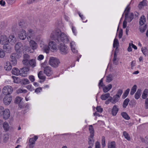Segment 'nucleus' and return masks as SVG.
<instances>
[{
    "instance_id": "obj_1",
    "label": "nucleus",
    "mask_w": 148,
    "mask_h": 148,
    "mask_svg": "<svg viewBox=\"0 0 148 148\" xmlns=\"http://www.w3.org/2000/svg\"><path fill=\"white\" fill-rule=\"evenodd\" d=\"M50 38L58 44H60L59 48L61 53L63 55H66L68 53L67 47L63 43H67L69 41V37L66 34L62 32L60 30L55 29L51 33Z\"/></svg>"
},
{
    "instance_id": "obj_2",
    "label": "nucleus",
    "mask_w": 148,
    "mask_h": 148,
    "mask_svg": "<svg viewBox=\"0 0 148 148\" xmlns=\"http://www.w3.org/2000/svg\"><path fill=\"white\" fill-rule=\"evenodd\" d=\"M38 31V30L37 29H28L27 33V40H29L30 39L34 38L37 35Z\"/></svg>"
},
{
    "instance_id": "obj_3",
    "label": "nucleus",
    "mask_w": 148,
    "mask_h": 148,
    "mask_svg": "<svg viewBox=\"0 0 148 148\" xmlns=\"http://www.w3.org/2000/svg\"><path fill=\"white\" fill-rule=\"evenodd\" d=\"M42 67L44 68V72L46 75L48 76H51L53 74L52 69L48 66H45V63H43Z\"/></svg>"
},
{
    "instance_id": "obj_4",
    "label": "nucleus",
    "mask_w": 148,
    "mask_h": 148,
    "mask_svg": "<svg viewBox=\"0 0 148 148\" xmlns=\"http://www.w3.org/2000/svg\"><path fill=\"white\" fill-rule=\"evenodd\" d=\"M49 63L51 66L56 68L58 66L60 62L58 59L53 57H51L50 58Z\"/></svg>"
},
{
    "instance_id": "obj_5",
    "label": "nucleus",
    "mask_w": 148,
    "mask_h": 148,
    "mask_svg": "<svg viewBox=\"0 0 148 148\" xmlns=\"http://www.w3.org/2000/svg\"><path fill=\"white\" fill-rule=\"evenodd\" d=\"M19 56L18 53H12L10 57V60L11 62V64L15 66L17 64L16 58H19Z\"/></svg>"
},
{
    "instance_id": "obj_6",
    "label": "nucleus",
    "mask_w": 148,
    "mask_h": 148,
    "mask_svg": "<svg viewBox=\"0 0 148 148\" xmlns=\"http://www.w3.org/2000/svg\"><path fill=\"white\" fill-rule=\"evenodd\" d=\"M13 91V89L10 86L7 85L4 86L2 89L3 93L6 95H9L11 94Z\"/></svg>"
},
{
    "instance_id": "obj_7",
    "label": "nucleus",
    "mask_w": 148,
    "mask_h": 148,
    "mask_svg": "<svg viewBox=\"0 0 148 148\" xmlns=\"http://www.w3.org/2000/svg\"><path fill=\"white\" fill-rule=\"evenodd\" d=\"M29 70V69L28 67H23L20 69V75L23 76H26Z\"/></svg>"
},
{
    "instance_id": "obj_8",
    "label": "nucleus",
    "mask_w": 148,
    "mask_h": 148,
    "mask_svg": "<svg viewBox=\"0 0 148 148\" xmlns=\"http://www.w3.org/2000/svg\"><path fill=\"white\" fill-rule=\"evenodd\" d=\"M1 43L2 45L9 44V40L7 37L5 35H1Z\"/></svg>"
},
{
    "instance_id": "obj_9",
    "label": "nucleus",
    "mask_w": 148,
    "mask_h": 148,
    "mask_svg": "<svg viewBox=\"0 0 148 148\" xmlns=\"http://www.w3.org/2000/svg\"><path fill=\"white\" fill-rule=\"evenodd\" d=\"M38 137L37 136H35L34 138H30L29 140V145L30 148H33V145L35 144V141L38 139Z\"/></svg>"
},
{
    "instance_id": "obj_10",
    "label": "nucleus",
    "mask_w": 148,
    "mask_h": 148,
    "mask_svg": "<svg viewBox=\"0 0 148 148\" xmlns=\"http://www.w3.org/2000/svg\"><path fill=\"white\" fill-rule=\"evenodd\" d=\"M26 34V31L23 29L18 34V37L20 39L24 40L26 38L27 36V37Z\"/></svg>"
},
{
    "instance_id": "obj_11",
    "label": "nucleus",
    "mask_w": 148,
    "mask_h": 148,
    "mask_svg": "<svg viewBox=\"0 0 148 148\" xmlns=\"http://www.w3.org/2000/svg\"><path fill=\"white\" fill-rule=\"evenodd\" d=\"M3 117L5 120L9 118L10 116V112L9 109H5L3 112Z\"/></svg>"
},
{
    "instance_id": "obj_12",
    "label": "nucleus",
    "mask_w": 148,
    "mask_h": 148,
    "mask_svg": "<svg viewBox=\"0 0 148 148\" xmlns=\"http://www.w3.org/2000/svg\"><path fill=\"white\" fill-rule=\"evenodd\" d=\"M12 99V97L10 95L5 96L3 100L4 104L5 105L9 104L11 102Z\"/></svg>"
},
{
    "instance_id": "obj_13",
    "label": "nucleus",
    "mask_w": 148,
    "mask_h": 148,
    "mask_svg": "<svg viewBox=\"0 0 148 148\" xmlns=\"http://www.w3.org/2000/svg\"><path fill=\"white\" fill-rule=\"evenodd\" d=\"M28 41L29 42V45L33 49H36L37 48V44L36 42L33 39H30Z\"/></svg>"
},
{
    "instance_id": "obj_14",
    "label": "nucleus",
    "mask_w": 148,
    "mask_h": 148,
    "mask_svg": "<svg viewBox=\"0 0 148 148\" xmlns=\"http://www.w3.org/2000/svg\"><path fill=\"white\" fill-rule=\"evenodd\" d=\"M49 45L53 51H56L57 48V46L56 43L53 41H51L49 42Z\"/></svg>"
},
{
    "instance_id": "obj_15",
    "label": "nucleus",
    "mask_w": 148,
    "mask_h": 148,
    "mask_svg": "<svg viewBox=\"0 0 148 148\" xmlns=\"http://www.w3.org/2000/svg\"><path fill=\"white\" fill-rule=\"evenodd\" d=\"M9 43L12 45H14L16 42V39L15 37L13 35H10L9 37Z\"/></svg>"
},
{
    "instance_id": "obj_16",
    "label": "nucleus",
    "mask_w": 148,
    "mask_h": 148,
    "mask_svg": "<svg viewBox=\"0 0 148 148\" xmlns=\"http://www.w3.org/2000/svg\"><path fill=\"white\" fill-rule=\"evenodd\" d=\"M15 49L17 52H20L23 49V45L21 42L17 43L15 45Z\"/></svg>"
},
{
    "instance_id": "obj_17",
    "label": "nucleus",
    "mask_w": 148,
    "mask_h": 148,
    "mask_svg": "<svg viewBox=\"0 0 148 148\" xmlns=\"http://www.w3.org/2000/svg\"><path fill=\"white\" fill-rule=\"evenodd\" d=\"M3 48L4 51L7 53H10L11 51V48L9 44L3 45Z\"/></svg>"
},
{
    "instance_id": "obj_18",
    "label": "nucleus",
    "mask_w": 148,
    "mask_h": 148,
    "mask_svg": "<svg viewBox=\"0 0 148 148\" xmlns=\"http://www.w3.org/2000/svg\"><path fill=\"white\" fill-rule=\"evenodd\" d=\"M40 47L46 53H49L50 48L49 45L48 46L47 45L42 44L40 45Z\"/></svg>"
},
{
    "instance_id": "obj_19",
    "label": "nucleus",
    "mask_w": 148,
    "mask_h": 148,
    "mask_svg": "<svg viewBox=\"0 0 148 148\" xmlns=\"http://www.w3.org/2000/svg\"><path fill=\"white\" fill-rule=\"evenodd\" d=\"M32 39L34 40L36 42H37L38 43H40V45L42 44V39L41 38L40 36L38 35V33L37 35L34 38Z\"/></svg>"
},
{
    "instance_id": "obj_20",
    "label": "nucleus",
    "mask_w": 148,
    "mask_h": 148,
    "mask_svg": "<svg viewBox=\"0 0 148 148\" xmlns=\"http://www.w3.org/2000/svg\"><path fill=\"white\" fill-rule=\"evenodd\" d=\"M119 110V109L117 108V106L116 105H114L112 110V114L113 116L116 115L117 114Z\"/></svg>"
},
{
    "instance_id": "obj_21",
    "label": "nucleus",
    "mask_w": 148,
    "mask_h": 148,
    "mask_svg": "<svg viewBox=\"0 0 148 148\" xmlns=\"http://www.w3.org/2000/svg\"><path fill=\"white\" fill-rule=\"evenodd\" d=\"M70 46L71 47L72 51L74 53H77V51L75 48V42H70Z\"/></svg>"
},
{
    "instance_id": "obj_22",
    "label": "nucleus",
    "mask_w": 148,
    "mask_h": 148,
    "mask_svg": "<svg viewBox=\"0 0 148 148\" xmlns=\"http://www.w3.org/2000/svg\"><path fill=\"white\" fill-rule=\"evenodd\" d=\"M89 130L90 134L89 136H90V137H94V130L92 125H90L89 126Z\"/></svg>"
},
{
    "instance_id": "obj_23",
    "label": "nucleus",
    "mask_w": 148,
    "mask_h": 148,
    "mask_svg": "<svg viewBox=\"0 0 148 148\" xmlns=\"http://www.w3.org/2000/svg\"><path fill=\"white\" fill-rule=\"evenodd\" d=\"M20 70H19L18 68H13L12 71V73L15 75H20Z\"/></svg>"
},
{
    "instance_id": "obj_24",
    "label": "nucleus",
    "mask_w": 148,
    "mask_h": 148,
    "mask_svg": "<svg viewBox=\"0 0 148 148\" xmlns=\"http://www.w3.org/2000/svg\"><path fill=\"white\" fill-rule=\"evenodd\" d=\"M29 65L32 68H34L36 66V60L34 59H32L29 60Z\"/></svg>"
},
{
    "instance_id": "obj_25",
    "label": "nucleus",
    "mask_w": 148,
    "mask_h": 148,
    "mask_svg": "<svg viewBox=\"0 0 148 148\" xmlns=\"http://www.w3.org/2000/svg\"><path fill=\"white\" fill-rule=\"evenodd\" d=\"M11 63L9 62H7L4 66V68L6 71H10L12 69V66L11 65Z\"/></svg>"
},
{
    "instance_id": "obj_26",
    "label": "nucleus",
    "mask_w": 148,
    "mask_h": 148,
    "mask_svg": "<svg viewBox=\"0 0 148 148\" xmlns=\"http://www.w3.org/2000/svg\"><path fill=\"white\" fill-rule=\"evenodd\" d=\"M112 88V85L111 84H109L106 86L103 87V91L104 92H107L108 91Z\"/></svg>"
},
{
    "instance_id": "obj_27",
    "label": "nucleus",
    "mask_w": 148,
    "mask_h": 148,
    "mask_svg": "<svg viewBox=\"0 0 148 148\" xmlns=\"http://www.w3.org/2000/svg\"><path fill=\"white\" fill-rule=\"evenodd\" d=\"M108 146V148H116V144L115 142L114 141L109 142Z\"/></svg>"
},
{
    "instance_id": "obj_28",
    "label": "nucleus",
    "mask_w": 148,
    "mask_h": 148,
    "mask_svg": "<svg viewBox=\"0 0 148 148\" xmlns=\"http://www.w3.org/2000/svg\"><path fill=\"white\" fill-rule=\"evenodd\" d=\"M141 90L140 89H138L137 92L136 93L134 97L136 99H138L141 95Z\"/></svg>"
},
{
    "instance_id": "obj_29",
    "label": "nucleus",
    "mask_w": 148,
    "mask_h": 148,
    "mask_svg": "<svg viewBox=\"0 0 148 148\" xmlns=\"http://www.w3.org/2000/svg\"><path fill=\"white\" fill-rule=\"evenodd\" d=\"M93 138V137H90V136H89L88 137V143L90 146H93V145L94 140Z\"/></svg>"
},
{
    "instance_id": "obj_30",
    "label": "nucleus",
    "mask_w": 148,
    "mask_h": 148,
    "mask_svg": "<svg viewBox=\"0 0 148 148\" xmlns=\"http://www.w3.org/2000/svg\"><path fill=\"white\" fill-rule=\"evenodd\" d=\"M38 76L39 78L41 79L45 80L46 78V77L43 75L42 71H40L38 74Z\"/></svg>"
},
{
    "instance_id": "obj_31",
    "label": "nucleus",
    "mask_w": 148,
    "mask_h": 148,
    "mask_svg": "<svg viewBox=\"0 0 148 148\" xmlns=\"http://www.w3.org/2000/svg\"><path fill=\"white\" fill-rule=\"evenodd\" d=\"M119 46V42L117 39L115 38L113 42V47L114 48H116V50L118 47Z\"/></svg>"
},
{
    "instance_id": "obj_32",
    "label": "nucleus",
    "mask_w": 148,
    "mask_h": 148,
    "mask_svg": "<svg viewBox=\"0 0 148 148\" xmlns=\"http://www.w3.org/2000/svg\"><path fill=\"white\" fill-rule=\"evenodd\" d=\"M110 96V94L109 93L102 95L101 98L102 100H105Z\"/></svg>"
},
{
    "instance_id": "obj_33",
    "label": "nucleus",
    "mask_w": 148,
    "mask_h": 148,
    "mask_svg": "<svg viewBox=\"0 0 148 148\" xmlns=\"http://www.w3.org/2000/svg\"><path fill=\"white\" fill-rule=\"evenodd\" d=\"M145 22V18L144 16L141 17L140 19L139 24L140 25H143Z\"/></svg>"
},
{
    "instance_id": "obj_34",
    "label": "nucleus",
    "mask_w": 148,
    "mask_h": 148,
    "mask_svg": "<svg viewBox=\"0 0 148 148\" xmlns=\"http://www.w3.org/2000/svg\"><path fill=\"white\" fill-rule=\"evenodd\" d=\"M130 8L128 6H127L124 11V12L125 13V19H126L128 15L130 12Z\"/></svg>"
},
{
    "instance_id": "obj_35",
    "label": "nucleus",
    "mask_w": 148,
    "mask_h": 148,
    "mask_svg": "<svg viewBox=\"0 0 148 148\" xmlns=\"http://www.w3.org/2000/svg\"><path fill=\"white\" fill-rule=\"evenodd\" d=\"M148 95V90L145 89L142 94V97L143 99H145L147 97V95Z\"/></svg>"
},
{
    "instance_id": "obj_36",
    "label": "nucleus",
    "mask_w": 148,
    "mask_h": 148,
    "mask_svg": "<svg viewBox=\"0 0 148 148\" xmlns=\"http://www.w3.org/2000/svg\"><path fill=\"white\" fill-rule=\"evenodd\" d=\"M129 101L130 99L128 98H127L124 100L123 105V107L124 108H126V107L128 105Z\"/></svg>"
},
{
    "instance_id": "obj_37",
    "label": "nucleus",
    "mask_w": 148,
    "mask_h": 148,
    "mask_svg": "<svg viewBox=\"0 0 148 148\" xmlns=\"http://www.w3.org/2000/svg\"><path fill=\"white\" fill-rule=\"evenodd\" d=\"M130 91V89L128 88L125 91L122 96V97L123 99H125L127 96Z\"/></svg>"
},
{
    "instance_id": "obj_38",
    "label": "nucleus",
    "mask_w": 148,
    "mask_h": 148,
    "mask_svg": "<svg viewBox=\"0 0 148 148\" xmlns=\"http://www.w3.org/2000/svg\"><path fill=\"white\" fill-rule=\"evenodd\" d=\"M113 76L111 74H110L106 77V82H110L113 79Z\"/></svg>"
},
{
    "instance_id": "obj_39",
    "label": "nucleus",
    "mask_w": 148,
    "mask_h": 148,
    "mask_svg": "<svg viewBox=\"0 0 148 148\" xmlns=\"http://www.w3.org/2000/svg\"><path fill=\"white\" fill-rule=\"evenodd\" d=\"M3 142L5 143H6L9 138L8 134H4V136H3Z\"/></svg>"
},
{
    "instance_id": "obj_40",
    "label": "nucleus",
    "mask_w": 148,
    "mask_h": 148,
    "mask_svg": "<svg viewBox=\"0 0 148 148\" xmlns=\"http://www.w3.org/2000/svg\"><path fill=\"white\" fill-rule=\"evenodd\" d=\"M119 97V96H118L117 95H114L113 97V99L112 101V103L113 104H115L118 101Z\"/></svg>"
},
{
    "instance_id": "obj_41",
    "label": "nucleus",
    "mask_w": 148,
    "mask_h": 148,
    "mask_svg": "<svg viewBox=\"0 0 148 148\" xmlns=\"http://www.w3.org/2000/svg\"><path fill=\"white\" fill-rule=\"evenodd\" d=\"M121 115L123 118L126 120H128L130 119V117L125 112H123L122 113Z\"/></svg>"
},
{
    "instance_id": "obj_42",
    "label": "nucleus",
    "mask_w": 148,
    "mask_h": 148,
    "mask_svg": "<svg viewBox=\"0 0 148 148\" xmlns=\"http://www.w3.org/2000/svg\"><path fill=\"white\" fill-rule=\"evenodd\" d=\"M21 83L23 85H26L29 83V80L27 79H22Z\"/></svg>"
},
{
    "instance_id": "obj_43",
    "label": "nucleus",
    "mask_w": 148,
    "mask_h": 148,
    "mask_svg": "<svg viewBox=\"0 0 148 148\" xmlns=\"http://www.w3.org/2000/svg\"><path fill=\"white\" fill-rule=\"evenodd\" d=\"M3 126L5 130L7 131L8 130L9 127L8 124L7 122H4L3 124Z\"/></svg>"
},
{
    "instance_id": "obj_44",
    "label": "nucleus",
    "mask_w": 148,
    "mask_h": 148,
    "mask_svg": "<svg viewBox=\"0 0 148 148\" xmlns=\"http://www.w3.org/2000/svg\"><path fill=\"white\" fill-rule=\"evenodd\" d=\"M123 135L124 136L125 138L127 140H130V136H129V134L126 131L123 132Z\"/></svg>"
},
{
    "instance_id": "obj_45",
    "label": "nucleus",
    "mask_w": 148,
    "mask_h": 148,
    "mask_svg": "<svg viewBox=\"0 0 148 148\" xmlns=\"http://www.w3.org/2000/svg\"><path fill=\"white\" fill-rule=\"evenodd\" d=\"M117 55L116 53V51H114V57L113 59V62L114 64L117 65L118 64V61H116Z\"/></svg>"
},
{
    "instance_id": "obj_46",
    "label": "nucleus",
    "mask_w": 148,
    "mask_h": 148,
    "mask_svg": "<svg viewBox=\"0 0 148 148\" xmlns=\"http://www.w3.org/2000/svg\"><path fill=\"white\" fill-rule=\"evenodd\" d=\"M21 98L19 97H16L15 100V102L17 104H18L21 102Z\"/></svg>"
},
{
    "instance_id": "obj_47",
    "label": "nucleus",
    "mask_w": 148,
    "mask_h": 148,
    "mask_svg": "<svg viewBox=\"0 0 148 148\" xmlns=\"http://www.w3.org/2000/svg\"><path fill=\"white\" fill-rule=\"evenodd\" d=\"M12 78H13L14 82V83H18L20 82L19 78L16 76H12Z\"/></svg>"
},
{
    "instance_id": "obj_48",
    "label": "nucleus",
    "mask_w": 148,
    "mask_h": 148,
    "mask_svg": "<svg viewBox=\"0 0 148 148\" xmlns=\"http://www.w3.org/2000/svg\"><path fill=\"white\" fill-rule=\"evenodd\" d=\"M141 51L143 54L145 56L148 55L147 50L145 47L142 48L141 49Z\"/></svg>"
},
{
    "instance_id": "obj_49",
    "label": "nucleus",
    "mask_w": 148,
    "mask_h": 148,
    "mask_svg": "<svg viewBox=\"0 0 148 148\" xmlns=\"http://www.w3.org/2000/svg\"><path fill=\"white\" fill-rule=\"evenodd\" d=\"M147 1L146 0H143L142 1L140 2L139 4V6H140L141 7V6H145L146 5L147 3Z\"/></svg>"
},
{
    "instance_id": "obj_50",
    "label": "nucleus",
    "mask_w": 148,
    "mask_h": 148,
    "mask_svg": "<svg viewBox=\"0 0 148 148\" xmlns=\"http://www.w3.org/2000/svg\"><path fill=\"white\" fill-rule=\"evenodd\" d=\"M101 145L103 147H104L106 145L105 139L104 136H103L101 139Z\"/></svg>"
},
{
    "instance_id": "obj_51",
    "label": "nucleus",
    "mask_w": 148,
    "mask_h": 148,
    "mask_svg": "<svg viewBox=\"0 0 148 148\" xmlns=\"http://www.w3.org/2000/svg\"><path fill=\"white\" fill-rule=\"evenodd\" d=\"M147 28L146 25H145L144 26L142 27H141L140 28V31L142 32L143 33L146 30Z\"/></svg>"
},
{
    "instance_id": "obj_52",
    "label": "nucleus",
    "mask_w": 148,
    "mask_h": 148,
    "mask_svg": "<svg viewBox=\"0 0 148 148\" xmlns=\"http://www.w3.org/2000/svg\"><path fill=\"white\" fill-rule=\"evenodd\" d=\"M5 56V54L4 52L2 49H0V58H3Z\"/></svg>"
},
{
    "instance_id": "obj_53",
    "label": "nucleus",
    "mask_w": 148,
    "mask_h": 148,
    "mask_svg": "<svg viewBox=\"0 0 148 148\" xmlns=\"http://www.w3.org/2000/svg\"><path fill=\"white\" fill-rule=\"evenodd\" d=\"M6 2L9 5H12L14 3L16 0H6Z\"/></svg>"
},
{
    "instance_id": "obj_54",
    "label": "nucleus",
    "mask_w": 148,
    "mask_h": 148,
    "mask_svg": "<svg viewBox=\"0 0 148 148\" xmlns=\"http://www.w3.org/2000/svg\"><path fill=\"white\" fill-rule=\"evenodd\" d=\"M29 60H26L23 59V64L25 65H28L29 64Z\"/></svg>"
},
{
    "instance_id": "obj_55",
    "label": "nucleus",
    "mask_w": 148,
    "mask_h": 148,
    "mask_svg": "<svg viewBox=\"0 0 148 148\" xmlns=\"http://www.w3.org/2000/svg\"><path fill=\"white\" fill-rule=\"evenodd\" d=\"M123 93V90L121 89H119L117 92V94L116 95H117L118 96H119L120 97L121 94Z\"/></svg>"
},
{
    "instance_id": "obj_56",
    "label": "nucleus",
    "mask_w": 148,
    "mask_h": 148,
    "mask_svg": "<svg viewBox=\"0 0 148 148\" xmlns=\"http://www.w3.org/2000/svg\"><path fill=\"white\" fill-rule=\"evenodd\" d=\"M24 60H29L30 58V56L27 54H25L23 56Z\"/></svg>"
},
{
    "instance_id": "obj_57",
    "label": "nucleus",
    "mask_w": 148,
    "mask_h": 148,
    "mask_svg": "<svg viewBox=\"0 0 148 148\" xmlns=\"http://www.w3.org/2000/svg\"><path fill=\"white\" fill-rule=\"evenodd\" d=\"M104 85L103 82V79H101L99 81V86L100 88V87H102Z\"/></svg>"
},
{
    "instance_id": "obj_58",
    "label": "nucleus",
    "mask_w": 148,
    "mask_h": 148,
    "mask_svg": "<svg viewBox=\"0 0 148 148\" xmlns=\"http://www.w3.org/2000/svg\"><path fill=\"white\" fill-rule=\"evenodd\" d=\"M123 35V30L122 29H121L119 31V38H121Z\"/></svg>"
},
{
    "instance_id": "obj_59",
    "label": "nucleus",
    "mask_w": 148,
    "mask_h": 148,
    "mask_svg": "<svg viewBox=\"0 0 148 148\" xmlns=\"http://www.w3.org/2000/svg\"><path fill=\"white\" fill-rule=\"evenodd\" d=\"M42 90L41 88L39 87L37 88L35 90V92L38 93L40 92Z\"/></svg>"
},
{
    "instance_id": "obj_60",
    "label": "nucleus",
    "mask_w": 148,
    "mask_h": 148,
    "mask_svg": "<svg viewBox=\"0 0 148 148\" xmlns=\"http://www.w3.org/2000/svg\"><path fill=\"white\" fill-rule=\"evenodd\" d=\"M72 29L73 32L74 34L75 35H76L77 32H76V30L75 27L72 25Z\"/></svg>"
},
{
    "instance_id": "obj_61",
    "label": "nucleus",
    "mask_w": 148,
    "mask_h": 148,
    "mask_svg": "<svg viewBox=\"0 0 148 148\" xmlns=\"http://www.w3.org/2000/svg\"><path fill=\"white\" fill-rule=\"evenodd\" d=\"M96 110L97 112L101 113L103 111V109L101 108L100 106H97L96 108Z\"/></svg>"
},
{
    "instance_id": "obj_62",
    "label": "nucleus",
    "mask_w": 148,
    "mask_h": 148,
    "mask_svg": "<svg viewBox=\"0 0 148 148\" xmlns=\"http://www.w3.org/2000/svg\"><path fill=\"white\" fill-rule=\"evenodd\" d=\"M95 148H100V143L98 142H96L95 145Z\"/></svg>"
},
{
    "instance_id": "obj_63",
    "label": "nucleus",
    "mask_w": 148,
    "mask_h": 148,
    "mask_svg": "<svg viewBox=\"0 0 148 148\" xmlns=\"http://www.w3.org/2000/svg\"><path fill=\"white\" fill-rule=\"evenodd\" d=\"M29 78L32 82H33L35 80L34 77L33 75L29 76Z\"/></svg>"
},
{
    "instance_id": "obj_64",
    "label": "nucleus",
    "mask_w": 148,
    "mask_h": 148,
    "mask_svg": "<svg viewBox=\"0 0 148 148\" xmlns=\"http://www.w3.org/2000/svg\"><path fill=\"white\" fill-rule=\"evenodd\" d=\"M145 108L148 109V98H147L145 100Z\"/></svg>"
}]
</instances>
